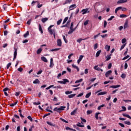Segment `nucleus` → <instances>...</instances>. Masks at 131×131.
Segmentation results:
<instances>
[{
	"label": "nucleus",
	"mask_w": 131,
	"mask_h": 131,
	"mask_svg": "<svg viewBox=\"0 0 131 131\" xmlns=\"http://www.w3.org/2000/svg\"><path fill=\"white\" fill-rule=\"evenodd\" d=\"M52 27H54V25H51L48 29V30L51 35L53 34V35H55V32L56 30L54 29H52Z\"/></svg>",
	"instance_id": "nucleus-1"
},
{
	"label": "nucleus",
	"mask_w": 131,
	"mask_h": 131,
	"mask_svg": "<svg viewBox=\"0 0 131 131\" xmlns=\"http://www.w3.org/2000/svg\"><path fill=\"white\" fill-rule=\"evenodd\" d=\"M65 108H66V106H61L59 108L55 107L53 110L54 111H56V112H58V113H60V112H61V111L64 110Z\"/></svg>",
	"instance_id": "nucleus-2"
},
{
	"label": "nucleus",
	"mask_w": 131,
	"mask_h": 131,
	"mask_svg": "<svg viewBox=\"0 0 131 131\" xmlns=\"http://www.w3.org/2000/svg\"><path fill=\"white\" fill-rule=\"evenodd\" d=\"M81 12L82 13V15L88 14V13H90V9L85 8V9H82Z\"/></svg>",
	"instance_id": "nucleus-3"
},
{
	"label": "nucleus",
	"mask_w": 131,
	"mask_h": 131,
	"mask_svg": "<svg viewBox=\"0 0 131 131\" xmlns=\"http://www.w3.org/2000/svg\"><path fill=\"white\" fill-rule=\"evenodd\" d=\"M127 2V0H119L117 2V4H118V5H120L121 4H124L125 3H126Z\"/></svg>",
	"instance_id": "nucleus-4"
},
{
	"label": "nucleus",
	"mask_w": 131,
	"mask_h": 131,
	"mask_svg": "<svg viewBox=\"0 0 131 131\" xmlns=\"http://www.w3.org/2000/svg\"><path fill=\"white\" fill-rule=\"evenodd\" d=\"M75 8H76V5H75V4H73V5H71V6L69 7L70 10H69V11H71V10H74V9H75Z\"/></svg>",
	"instance_id": "nucleus-5"
},
{
	"label": "nucleus",
	"mask_w": 131,
	"mask_h": 131,
	"mask_svg": "<svg viewBox=\"0 0 131 131\" xmlns=\"http://www.w3.org/2000/svg\"><path fill=\"white\" fill-rule=\"evenodd\" d=\"M128 27V19H126L125 24L124 25V29L127 28Z\"/></svg>",
	"instance_id": "nucleus-6"
},
{
	"label": "nucleus",
	"mask_w": 131,
	"mask_h": 131,
	"mask_svg": "<svg viewBox=\"0 0 131 131\" xmlns=\"http://www.w3.org/2000/svg\"><path fill=\"white\" fill-rule=\"evenodd\" d=\"M14 49L15 51L14 52L13 61L17 58V49H16V48H14Z\"/></svg>",
	"instance_id": "nucleus-7"
},
{
	"label": "nucleus",
	"mask_w": 131,
	"mask_h": 131,
	"mask_svg": "<svg viewBox=\"0 0 131 131\" xmlns=\"http://www.w3.org/2000/svg\"><path fill=\"white\" fill-rule=\"evenodd\" d=\"M89 39L88 37L85 38L84 39L79 38V39H77V42H78V43H80V42H81L82 40H86V39Z\"/></svg>",
	"instance_id": "nucleus-8"
},
{
	"label": "nucleus",
	"mask_w": 131,
	"mask_h": 131,
	"mask_svg": "<svg viewBox=\"0 0 131 131\" xmlns=\"http://www.w3.org/2000/svg\"><path fill=\"white\" fill-rule=\"evenodd\" d=\"M57 43L58 47H62V40L60 39H57Z\"/></svg>",
	"instance_id": "nucleus-9"
},
{
	"label": "nucleus",
	"mask_w": 131,
	"mask_h": 131,
	"mask_svg": "<svg viewBox=\"0 0 131 131\" xmlns=\"http://www.w3.org/2000/svg\"><path fill=\"white\" fill-rule=\"evenodd\" d=\"M111 73H112V71L111 70L106 72L105 73L106 77H108L110 75H111Z\"/></svg>",
	"instance_id": "nucleus-10"
},
{
	"label": "nucleus",
	"mask_w": 131,
	"mask_h": 131,
	"mask_svg": "<svg viewBox=\"0 0 131 131\" xmlns=\"http://www.w3.org/2000/svg\"><path fill=\"white\" fill-rule=\"evenodd\" d=\"M94 69L95 70H97V71H101V72H103V69H100V68H98V66H95L94 67Z\"/></svg>",
	"instance_id": "nucleus-11"
},
{
	"label": "nucleus",
	"mask_w": 131,
	"mask_h": 131,
	"mask_svg": "<svg viewBox=\"0 0 131 131\" xmlns=\"http://www.w3.org/2000/svg\"><path fill=\"white\" fill-rule=\"evenodd\" d=\"M83 58V55H80L79 57V60H77L78 64H79V63L81 62V60H82Z\"/></svg>",
	"instance_id": "nucleus-12"
},
{
	"label": "nucleus",
	"mask_w": 131,
	"mask_h": 131,
	"mask_svg": "<svg viewBox=\"0 0 131 131\" xmlns=\"http://www.w3.org/2000/svg\"><path fill=\"white\" fill-rule=\"evenodd\" d=\"M53 58L50 59V68H53L54 67V62H53Z\"/></svg>",
	"instance_id": "nucleus-13"
},
{
	"label": "nucleus",
	"mask_w": 131,
	"mask_h": 131,
	"mask_svg": "<svg viewBox=\"0 0 131 131\" xmlns=\"http://www.w3.org/2000/svg\"><path fill=\"white\" fill-rule=\"evenodd\" d=\"M70 30L69 31L68 34H71L73 33V31H75V29H76V28H75L74 29L70 28Z\"/></svg>",
	"instance_id": "nucleus-14"
},
{
	"label": "nucleus",
	"mask_w": 131,
	"mask_h": 131,
	"mask_svg": "<svg viewBox=\"0 0 131 131\" xmlns=\"http://www.w3.org/2000/svg\"><path fill=\"white\" fill-rule=\"evenodd\" d=\"M122 9V7H121V6H120V7L117 8L115 9V14H117V12H118V11H119V10H121Z\"/></svg>",
	"instance_id": "nucleus-15"
},
{
	"label": "nucleus",
	"mask_w": 131,
	"mask_h": 131,
	"mask_svg": "<svg viewBox=\"0 0 131 131\" xmlns=\"http://www.w3.org/2000/svg\"><path fill=\"white\" fill-rule=\"evenodd\" d=\"M110 48H111L110 46L107 45L105 46V49L107 52H109V51H110Z\"/></svg>",
	"instance_id": "nucleus-16"
},
{
	"label": "nucleus",
	"mask_w": 131,
	"mask_h": 131,
	"mask_svg": "<svg viewBox=\"0 0 131 131\" xmlns=\"http://www.w3.org/2000/svg\"><path fill=\"white\" fill-rule=\"evenodd\" d=\"M41 60H42V61H43L45 63H48V59H47V58L43 56L41 57Z\"/></svg>",
	"instance_id": "nucleus-17"
},
{
	"label": "nucleus",
	"mask_w": 131,
	"mask_h": 131,
	"mask_svg": "<svg viewBox=\"0 0 131 131\" xmlns=\"http://www.w3.org/2000/svg\"><path fill=\"white\" fill-rule=\"evenodd\" d=\"M110 88L111 89H117V88H120V85H112Z\"/></svg>",
	"instance_id": "nucleus-18"
},
{
	"label": "nucleus",
	"mask_w": 131,
	"mask_h": 131,
	"mask_svg": "<svg viewBox=\"0 0 131 131\" xmlns=\"http://www.w3.org/2000/svg\"><path fill=\"white\" fill-rule=\"evenodd\" d=\"M48 20H49V18L47 17H45L41 19V21L42 22V23H46V22H47Z\"/></svg>",
	"instance_id": "nucleus-19"
},
{
	"label": "nucleus",
	"mask_w": 131,
	"mask_h": 131,
	"mask_svg": "<svg viewBox=\"0 0 131 131\" xmlns=\"http://www.w3.org/2000/svg\"><path fill=\"white\" fill-rule=\"evenodd\" d=\"M72 0H66L63 3V5H67V4H71Z\"/></svg>",
	"instance_id": "nucleus-20"
},
{
	"label": "nucleus",
	"mask_w": 131,
	"mask_h": 131,
	"mask_svg": "<svg viewBox=\"0 0 131 131\" xmlns=\"http://www.w3.org/2000/svg\"><path fill=\"white\" fill-rule=\"evenodd\" d=\"M105 61H109L111 59V54L105 56Z\"/></svg>",
	"instance_id": "nucleus-21"
},
{
	"label": "nucleus",
	"mask_w": 131,
	"mask_h": 131,
	"mask_svg": "<svg viewBox=\"0 0 131 131\" xmlns=\"http://www.w3.org/2000/svg\"><path fill=\"white\" fill-rule=\"evenodd\" d=\"M62 84H66V82H69V80H68L67 79H63L62 80Z\"/></svg>",
	"instance_id": "nucleus-22"
},
{
	"label": "nucleus",
	"mask_w": 131,
	"mask_h": 131,
	"mask_svg": "<svg viewBox=\"0 0 131 131\" xmlns=\"http://www.w3.org/2000/svg\"><path fill=\"white\" fill-rule=\"evenodd\" d=\"M101 52H102V50H99L98 51H97L96 54V57H99Z\"/></svg>",
	"instance_id": "nucleus-23"
},
{
	"label": "nucleus",
	"mask_w": 131,
	"mask_h": 131,
	"mask_svg": "<svg viewBox=\"0 0 131 131\" xmlns=\"http://www.w3.org/2000/svg\"><path fill=\"white\" fill-rule=\"evenodd\" d=\"M72 67H73V68H75V69H77V71L78 72L79 71V68H78V67L76 66L75 64H72Z\"/></svg>",
	"instance_id": "nucleus-24"
},
{
	"label": "nucleus",
	"mask_w": 131,
	"mask_h": 131,
	"mask_svg": "<svg viewBox=\"0 0 131 131\" xmlns=\"http://www.w3.org/2000/svg\"><path fill=\"white\" fill-rule=\"evenodd\" d=\"M60 50V48H56L54 49H51L49 50V52H56L57 51H59Z\"/></svg>",
	"instance_id": "nucleus-25"
},
{
	"label": "nucleus",
	"mask_w": 131,
	"mask_h": 131,
	"mask_svg": "<svg viewBox=\"0 0 131 131\" xmlns=\"http://www.w3.org/2000/svg\"><path fill=\"white\" fill-rule=\"evenodd\" d=\"M91 95H92L91 92H90V93H88L87 94H86V95H85L86 99H89V97H91Z\"/></svg>",
	"instance_id": "nucleus-26"
},
{
	"label": "nucleus",
	"mask_w": 131,
	"mask_h": 131,
	"mask_svg": "<svg viewBox=\"0 0 131 131\" xmlns=\"http://www.w3.org/2000/svg\"><path fill=\"white\" fill-rule=\"evenodd\" d=\"M76 111H77V108H76L73 112H71V115H75V113H76Z\"/></svg>",
	"instance_id": "nucleus-27"
},
{
	"label": "nucleus",
	"mask_w": 131,
	"mask_h": 131,
	"mask_svg": "<svg viewBox=\"0 0 131 131\" xmlns=\"http://www.w3.org/2000/svg\"><path fill=\"white\" fill-rule=\"evenodd\" d=\"M42 51V49H41V48H39L37 50V54L38 55H39V54H40V53H41Z\"/></svg>",
	"instance_id": "nucleus-28"
},
{
	"label": "nucleus",
	"mask_w": 131,
	"mask_h": 131,
	"mask_svg": "<svg viewBox=\"0 0 131 131\" xmlns=\"http://www.w3.org/2000/svg\"><path fill=\"white\" fill-rule=\"evenodd\" d=\"M39 30L41 32V33H43V31H42V28H41V26L40 24L39 25Z\"/></svg>",
	"instance_id": "nucleus-29"
},
{
	"label": "nucleus",
	"mask_w": 131,
	"mask_h": 131,
	"mask_svg": "<svg viewBox=\"0 0 131 131\" xmlns=\"http://www.w3.org/2000/svg\"><path fill=\"white\" fill-rule=\"evenodd\" d=\"M47 124L49 125H50L51 126H55V124H53L52 122L47 121Z\"/></svg>",
	"instance_id": "nucleus-30"
},
{
	"label": "nucleus",
	"mask_w": 131,
	"mask_h": 131,
	"mask_svg": "<svg viewBox=\"0 0 131 131\" xmlns=\"http://www.w3.org/2000/svg\"><path fill=\"white\" fill-rule=\"evenodd\" d=\"M3 8L4 9V10H5V11H7L8 9V6L5 4L3 5Z\"/></svg>",
	"instance_id": "nucleus-31"
},
{
	"label": "nucleus",
	"mask_w": 131,
	"mask_h": 131,
	"mask_svg": "<svg viewBox=\"0 0 131 131\" xmlns=\"http://www.w3.org/2000/svg\"><path fill=\"white\" fill-rule=\"evenodd\" d=\"M99 114H101L100 113H97L96 114H95V118L96 119L98 120L99 119Z\"/></svg>",
	"instance_id": "nucleus-32"
},
{
	"label": "nucleus",
	"mask_w": 131,
	"mask_h": 131,
	"mask_svg": "<svg viewBox=\"0 0 131 131\" xmlns=\"http://www.w3.org/2000/svg\"><path fill=\"white\" fill-rule=\"evenodd\" d=\"M38 82H39V80H38V79H36L34 81H33V83L36 84L38 83Z\"/></svg>",
	"instance_id": "nucleus-33"
},
{
	"label": "nucleus",
	"mask_w": 131,
	"mask_h": 131,
	"mask_svg": "<svg viewBox=\"0 0 131 131\" xmlns=\"http://www.w3.org/2000/svg\"><path fill=\"white\" fill-rule=\"evenodd\" d=\"M77 126H79V127H84V125H81V123H78L77 124Z\"/></svg>",
	"instance_id": "nucleus-34"
},
{
	"label": "nucleus",
	"mask_w": 131,
	"mask_h": 131,
	"mask_svg": "<svg viewBox=\"0 0 131 131\" xmlns=\"http://www.w3.org/2000/svg\"><path fill=\"white\" fill-rule=\"evenodd\" d=\"M83 80V79H80L79 80H76V81L75 82V83H79V82H82Z\"/></svg>",
	"instance_id": "nucleus-35"
},
{
	"label": "nucleus",
	"mask_w": 131,
	"mask_h": 131,
	"mask_svg": "<svg viewBox=\"0 0 131 131\" xmlns=\"http://www.w3.org/2000/svg\"><path fill=\"white\" fill-rule=\"evenodd\" d=\"M28 35H29V31H27V32H26V33L24 34V37L26 38L28 36Z\"/></svg>",
	"instance_id": "nucleus-36"
},
{
	"label": "nucleus",
	"mask_w": 131,
	"mask_h": 131,
	"mask_svg": "<svg viewBox=\"0 0 131 131\" xmlns=\"http://www.w3.org/2000/svg\"><path fill=\"white\" fill-rule=\"evenodd\" d=\"M76 95V94H71V95H69L68 96V97L70 98H73V97H75Z\"/></svg>",
	"instance_id": "nucleus-37"
},
{
	"label": "nucleus",
	"mask_w": 131,
	"mask_h": 131,
	"mask_svg": "<svg viewBox=\"0 0 131 131\" xmlns=\"http://www.w3.org/2000/svg\"><path fill=\"white\" fill-rule=\"evenodd\" d=\"M68 19H69V17H66L64 19L62 24H65V23H66V22H67V20H68Z\"/></svg>",
	"instance_id": "nucleus-38"
},
{
	"label": "nucleus",
	"mask_w": 131,
	"mask_h": 131,
	"mask_svg": "<svg viewBox=\"0 0 131 131\" xmlns=\"http://www.w3.org/2000/svg\"><path fill=\"white\" fill-rule=\"evenodd\" d=\"M126 17H127V15L125 14H121L120 15V18H126Z\"/></svg>",
	"instance_id": "nucleus-39"
},
{
	"label": "nucleus",
	"mask_w": 131,
	"mask_h": 131,
	"mask_svg": "<svg viewBox=\"0 0 131 131\" xmlns=\"http://www.w3.org/2000/svg\"><path fill=\"white\" fill-rule=\"evenodd\" d=\"M62 37H63V40L64 41V42H66V43H67L68 42V40L66 39V37H65V36L63 35Z\"/></svg>",
	"instance_id": "nucleus-40"
},
{
	"label": "nucleus",
	"mask_w": 131,
	"mask_h": 131,
	"mask_svg": "<svg viewBox=\"0 0 131 131\" xmlns=\"http://www.w3.org/2000/svg\"><path fill=\"white\" fill-rule=\"evenodd\" d=\"M104 106H105V104H102L101 105H100L97 108L98 110H101V108H103V107H104Z\"/></svg>",
	"instance_id": "nucleus-41"
},
{
	"label": "nucleus",
	"mask_w": 131,
	"mask_h": 131,
	"mask_svg": "<svg viewBox=\"0 0 131 131\" xmlns=\"http://www.w3.org/2000/svg\"><path fill=\"white\" fill-rule=\"evenodd\" d=\"M125 124H127V125H130L131 123L130 122L128 121H126L124 122Z\"/></svg>",
	"instance_id": "nucleus-42"
},
{
	"label": "nucleus",
	"mask_w": 131,
	"mask_h": 131,
	"mask_svg": "<svg viewBox=\"0 0 131 131\" xmlns=\"http://www.w3.org/2000/svg\"><path fill=\"white\" fill-rule=\"evenodd\" d=\"M86 113L88 115H90V114H91V113H93V111L92 110L88 111Z\"/></svg>",
	"instance_id": "nucleus-43"
},
{
	"label": "nucleus",
	"mask_w": 131,
	"mask_h": 131,
	"mask_svg": "<svg viewBox=\"0 0 131 131\" xmlns=\"http://www.w3.org/2000/svg\"><path fill=\"white\" fill-rule=\"evenodd\" d=\"M89 22H90V20H86L84 23V26H86L88 24H89Z\"/></svg>",
	"instance_id": "nucleus-44"
},
{
	"label": "nucleus",
	"mask_w": 131,
	"mask_h": 131,
	"mask_svg": "<svg viewBox=\"0 0 131 131\" xmlns=\"http://www.w3.org/2000/svg\"><path fill=\"white\" fill-rule=\"evenodd\" d=\"M65 94L66 95H70V94H72V91H66Z\"/></svg>",
	"instance_id": "nucleus-45"
},
{
	"label": "nucleus",
	"mask_w": 131,
	"mask_h": 131,
	"mask_svg": "<svg viewBox=\"0 0 131 131\" xmlns=\"http://www.w3.org/2000/svg\"><path fill=\"white\" fill-rule=\"evenodd\" d=\"M61 22H62V19H60L57 21V25H60L61 24Z\"/></svg>",
	"instance_id": "nucleus-46"
},
{
	"label": "nucleus",
	"mask_w": 131,
	"mask_h": 131,
	"mask_svg": "<svg viewBox=\"0 0 131 131\" xmlns=\"http://www.w3.org/2000/svg\"><path fill=\"white\" fill-rule=\"evenodd\" d=\"M115 16H112L110 18L107 19V21H111L112 19H114Z\"/></svg>",
	"instance_id": "nucleus-47"
},
{
	"label": "nucleus",
	"mask_w": 131,
	"mask_h": 131,
	"mask_svg": "<svg viewBox=\"0 0 131 131\" xmlns=\"http://www.w3.org/2000/svg\"><path fill=\"white\" fill-rule=\"evenodd\" d=\"M97 49H98V43H95L94 45V49L97 50Z\"/></svg>",
	"instance_id": "nucleus-48"
},
{
	"label": "nucleus",
	"mask_w": 131,
	"mask_h": 131,
	"mask_svg": "<svg viewBox=\"0 0 131 131\" xmlns=\"http://www.w3.org/2000/svg\"><path fill=\"white\" fill-rule=\"evenodd\" d=\"M50 108V107H48L47 108H46V111H47L48 112H50L51 113H53V111L49 110Z\"/></svg>",
	"instance_id": "nucleus-49"
},
{
	"label": "nucleus",
	"mask_w": 131,
	"mask_h": 131,
	"mask_svg": "<svg viewBox=\"0 0 131 131\" xmlns=\"http://www.w3.org/2000/svg\"><path fill=\"white\" fill-rule=\"evenodd\" d=\"M17 103H18V102H14V103L10 104V106L11 107H14V106H15V105H17Z\"/></svg>",
	"instance_id": "nucleus-50"
},
{
	"label": "nucleus",
	"mask_w": 131,
	"mask_h": 131,
	"mask_svg": "<svg viewBox=\"0 0 131 131\" xmlns=\"http://www.w3.org/2000/svg\"><path fill=\"white\" fill-rule=\"evenodd\" d=\"M18 71H19V72H22L23 71V68H19L17 69Z\"/></svg>",
	"instance_id": "nucleus-51"
},
{
	"label": "nucleus",
	"mask_w": 131,
	"mask_h": 131,
	"mask_svg": "<svg viewBox=\"0 0 131 131\" xmlns=\"http://www.w3.org/2000/svg\"><path fill=\"white\" fill-rule=\"evenodd\" d=\"M122 108L123 110H121V111H126V107L125 106H122Z\"/></svg>",
	"instance_id": "nucleus-52"
},
{
	"label": "nucleus",
	"mask_w": 131,
	"mask_h": 131,
	"mask_svg": "<svg viewBox=\"0 0 131 131\" xmlns=\"http://www.w3.org/2000/svg\"><path fill=\"white\" fill-rule=\"evenodd\" d=\"M125 42H126V39L125 38H123L122 40V43H125Z\"/></svg>",
	"instance_id": "nucleus-53"
},
{
	"label": "nucleus",
	"mask_w": 131,
	"mask_h": 131,
	"mask_svg": "<svg viewBox=\"0 0 131 131\" xmlns=\"http://www.w3.org/2000/svg\"><path fill=\"white\" fill-rule=\"evenodd\" d=\"M28 118L31 122H32L33 121V120L32 119V118H31V116H28Z\"/></svg>",
	"instance_id": "nucleus-54"
},
{
	"label": "nucleus",
	"mask_w": 131,
	"mask_h": 131,
	"mask_svg": "<svg viewBox=\"0 0 131 131\" xmlns=\"http://www.w3.org/2000/svg\"><path fill=\"white\" fill-rule=\"evenodd\" d=\"M125 47V44L123 45L121 47V48L120 49V51H121L122 50H123V49H124V47Z\"/></svg>",
	"instance_id": "nucleus-55"
},
{
	"label": "nucleus",
	"mask_w": 131,
	"mask_h": 131,
	"mask_svg": "<svg viewBox=\"0 0 131 131\" xmlns=\"http://www.w3.org/2000/svg\"><path fill=\"white\" fill-rule=\"evenodd\" d=\"M54 86V85H51L49 86H48V88H47L46 89V90H50V89L53 88Z\"/></svg>",
	"instance_id": "nucleus-56"
},
{
	"label": "nucleus",
	"mask_w": 131,
	"mask_h": 131,
	"mask_svg": "<svg viewBox=\"0 0 131 131\" xmlns=\"http://www.w3.org/2000/svg\"><path fill=\"white\" fill-rule=\"evenodd\" d=\"M122 12H125V11H127V9H126V8L125 7H122V8L121 9Z\"/></svg>",
	"instance_id": "nucleus-57"
},
{
	"label": "nucleus",
	"mask_w": 131,
	"mask_h": 131,
	"mask_svg": "<svg viewBox=\"0 0 131 131\" xmlns=\"http://www.w3.org/2000/svg\"><path fill=\"white\" fill-rule=\"evenodd\" d=\"M84 73L85 74H88L89 73V69H85L84 70Z\"/></svg>",
	"instance_id": "nucleus-58"
},
{
	"label": "nucleus",
	"mask_w": 131,
	"mask_h": 131,
	"mask_svg": "<svg viewBox=\"0 0 131 131\" xmlns=\"http://www.w3.org/2000/svg\"><path fill=\"white\" fill-rule=\"evenodd\" d=\"M12 65V63L11 62H9L7 65V69H8V68H10V66Z\"/></svg>",
	"instance_id": "nucleus-59"
},
{
	"label": "nucleus",
	"mask_w": 131,
	"mask_h": 131,
	"mask_svg": "<svg viewBox=\"0 0 131 131\" xmlns=\"http://www.w3.org/2000/svg\"><path fill=\"white\" fill-rule=\"evenodd\" d=\"M128 58H129V55H127L126 56H125L124 58H123L122 60H126V59H128Z\"/></svg>",
	"instance_id": "nucleus-60"
},
{
	"label": "nucleus",
	"mask_w": 131,
	"mask_h": 131,
	"mask_svg": "<svg viewBox=\"0 0 131 131\" xmlns=\"http://www.w3.org/2000/svg\"><path fill=\"white\" fill-rule=\"evenodd\" d=\"M107 26V21L106 20L104 21V28H105V27Z\"/></svg>",
	"instance_id": "nucleus-61"
},
{
	"label": "nucleus",
	"mask_w": 131,
	"mask_h": 131,
	"mask_svg": "<svg viewBox=\"0 0 131 131\" xmlns=\"http://www.w3.org/2000/svg\"><path fill=\"white\" fill-rule=\"evenodd\" d=\"M125 76H126V75L125 74H122V75H121V77L122 78H125Z\"/></svg>",
	"instance_id": "nucleus-62"
},
{
	"label": "nucleus",
	"mask_w": 131,
	"mask_h": 131,
	"mask_svg": "<svg viewBox=\"0 0 131 131\" xmlns=\"http://www.w3.org/2000/svg\"><path fill=\"white\" fill-rule=\"evenodd\" d=\"M33 104L34 105H40V102H34Z\"/></svg>",
	"instance_id": "nucleus-63"
},
{
	"label": "nucleus",
	"mask_w": 131,
	"mask_h": 131,
	"mask_svg": "<svg viewBox=\"0 0 131 131\" xmlns=\"http://www.w3.org/2000/svg\"><path fill=\"white\" fill-rule=\"evenodd\" d=\"M119 125L121 126V127H124V124L121 123H119Z\"/></svg>",
	"instance_id": "nucleus-64"
}]
</instances>
